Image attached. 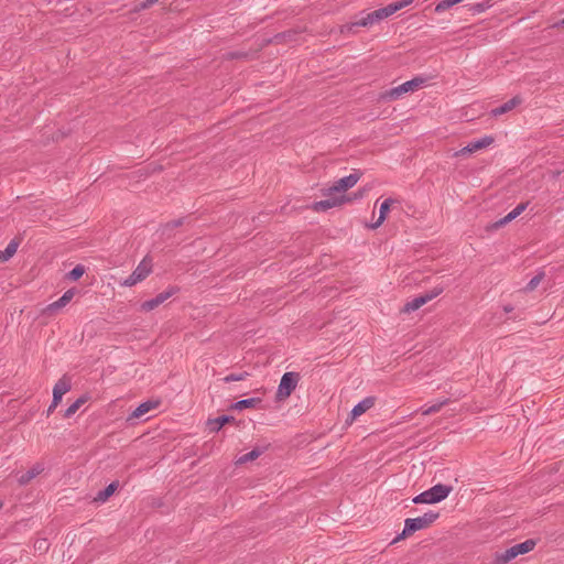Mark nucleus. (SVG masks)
<instances>
[{
	"label": "nucleus",
	"instance_id": "obj_1",
	"mask_svg": "<svg viewBox=\"0 0 564 564\" xmlns=\"http://www.w3.org/2000/svg\"><path fill=\"white\" fill-rule=\"evenodd\" d=\"M440 517L438 512L429 511L423 516L417 518H409L404 521V528L401 534H399L392 543H397L401 539L408 538L412 535L414 532L419 530H423L429 528L434 521H436Z\"/></svg>",
	"mask_w": 564,
	"mask_h": 564
},
{
	"label": "nucleus",
	"instance_id": "obj_2",
	"mask_svg": "<svg viewBox=\"0 0 564 564\" xmlns=\"http://www.w3.org/2000/svg\"><path fill=\"white\" fill-rule=\"evenodd\" d=\"M361 175L362 173L360 171H355L354 173L335 181L333 185L322 189L323 195L332 196L334 193H341L348 191L349 188L354 187L357 184Z\"/></svg>",
	"mask_w": 564,
	"mask_h": 564
},
{
	"label": "nucleus",
	"instance_id": "obj_3",
	"mask_svg": "<svg viewBox=\"0 0 564 564\" xmlns=\"http://www.w3.org/2000/svg\"><path fill=\"white\" fill-rule=\"evenodd\" d=\"M301 377L299 372H285L279 383L276 391V400L283 401L288 399L295 390Z\"/></svg>",
	"mask_w": 564,
	"mask_h": 564
},
{
	"label": "nucleus",
	"instance_id": "obj_4",
	"mask_svg": "<svg viewBox=\"0 0 564 564\" xmlns=\"http://www.w3.org/2000/svg\"><path fill=\"white\" fill-rule=\"evenodd\" d=\"M424 82H425L424 78L415 77L411 80H408V82L386 91L383 97L388 98L390 100H395L403 94L419 89L424 84Z\"/></svg>",
	"mask_w": 564,
	"mask_h": 564
},
{
	"label": "nucleus",
	"instance_id": "obj_5",
	"mask_svg": "<svg viewBox=\"0 0 564 564\" xmlns=\"http://www.w3.org/2000/svg\"><path fill=\"white\" fill-rule=\"evenodd\" d=\"M380 21L381 20L379 19V17L375 10L372 12L367 13L365 17H362L354 22L341 25L340 33L341 34L355 33L356 32L355 29L358 26L368 28V26H371Z\"/></svg>",
	"mask_w": 564,
	"mask_h": 564
},
{
	"label": "nucleus",
	"instance_id": "obj_6",
	"mask_svg": "<svg viewBox=\"0 0 564 564\" xmlns=\"http://www.w3.org/2000/svg\"><path fill=\"white\" fill-rule=\"evenodd\" d=\"M443 291H444L443 288H434L431 292H427V293L420 295V296L413 299L412 301L408 302L403 306L401 312H403V313L414 312V311L419 310L420 307H422L427 302H430L431 300H433L434 297L438 296Z\"/></svg>",
	"mask_w": 564,
	"mask_h": 564
},
{
	"label": "nucleus",
	"instance_id": "obj_7",
	"mask_svg": "<svg viewBox=\"0 0 564 564\" xmlns=\"http://www.w3.org/2000/svg\"><path fill=\"white\" fill-rule=\"evenodd\" d=\"M152 271V265L150 261L145 259L142 260L138 267L133 270V272L124 280L122 283L126 286H132L137 283L143 281Z\"/></svg>",
	"mask_w": 564,
	"mask_h": 564
},
{
	"label": "nucleus",
	"instance_id": "obj_8",
	"mask_svg": "<svg viewBox=\"0 0 564 564\" xmlns=\"http://www.w3.org/2000/svg\"><path fill=\"white\" fill-rule=\"evenodd\" d=\"M180 288L175 285L169 286L164 292L159 293L155 297L144 301L141 304V310L144 312H150L160 306L161 304H163L166 300L176 294Z\"/></svg>",
	"mask_w": 564,
	"mask_h": 564
},
{
	"label": "nucleus",
	"instance_id": "obj_9",
	"mask_svg": "<svg viewBox=\"0 0 564 564\" xmlns=\"http://www.w3.org/2000/svg\"><path fill=\"white\" fill-rule=\"evenodd\" d=\"M452 490L453 488L451 486L437 484L424 492L427 498V503H437L446 499Z\"/></svg>",
	"mask_w": 564,
	"mask_h": 564
},
{
	"label": "nucleus",
	"instance_id": "obj_10",
	"mask_svg": "<svg viewBox=\"0 0 564 564\" xmlns=\"http://www.w3.org/2000/svg\"><path fill=\"white\" fill-rule=\"evenodd\" d=\"M72 388L70 380L66 376H63L53 388V406H57L62 401V398Z\"/></svg>",
	"mask_w": 564,
	"mask_h": 564
},
{
	"label": "nucleus",
	"instance_id": "obj_11",
	"mask_svg": "<svg viewBox=\"0 0 564 564\" xmlns=\"http://www.w3.org/2000/svg\"><path fill=\"white\" fill-rule=\"evenodd\" d=\"M413 0H399L392 3H389L388 6L377 9L376 12L379 17V19L382 21L392 14H394L397 11L405 8L406 6L411 4Z\"/></svg>",
	"mask_w": 564,
	"mask_h": 564
},
{
	"label": "nucleus",
	"instance_id": "obj_12",
	"mask_svg": "<svg viewBox=\"0 0 564 564\" xmlns=\"http://www.w3.org/2000/svg\"><path fill=\"white\" fill-rule=\"evenodd\" d=\"M349 200L345 196L341 197H330L327 199H323L319 202H315L313 204V210L315 212H326L327 209H330L333 207L341 205L344 202Z\"/></svg>",
	"mask_w": 564,
	"mask_h": 564
},
{
	"label": "nucleus",
	"instance_id": "obj_13",
	"mask_svg": "<svg viewBox=\"0 0 564 564\" xmlns=\"http://www.w3.org/2000/svg\"><path fill=\"white\" fill-rule=\"evenodd\" d=\"M522 102V98L520 96H514L510 100L506 101L503 105L496 107L491 110V116L498 117L503 113H507L514 109Z\"/></svg>",
	"mask_w": 564,
	"mask_h": 564
},
{
	"label": "nucleus",
	"instance_id": "obj_14",
	"mask_svg": "<svg viewBox=\"0 0 564 564\" xmlns=\"http://www.w3.org/2000/svg\"><path fill=\"white\" fill-rule=\"evenodd\" d=\"M75 294H76L75 289L67 290L57 301L47 305L46 311L54 312V311H57V310L66 306L72 301V299L74 297Z\"/></svg>",
	"mask_w": 564,
	"mask_h": 564
},
{
	"label": "nucleus",
	"instance_id": "obj_15",
	"mask_svg": "<svg viewBox=\"0 0 564 564\" xmlns=\"http://www.w3.org/2000/svg\"><path fill=\"white\" fill-rule=\"evenodd\" d=\"M376 398L373 397H367L364 400H361L358 404L354 406L351 410V417L356 419L359 415L364 414L366 411L371 409L375 405Z\"/></svg>",
	"mask_w": 564,
	"mask_h": 564
},
{
	"label": "nucleus",
	"instance_id": "obj_16",
	"mask_svg": "<svg viewBox=\"0 0 564 564\" xmlns=\"http://www.w3.org/2000/svg\"><path fill=\"white\" fill-rule=\"evenodd\" d=\"M398 200L397 199H393V198H387L384 199L382 203H381V206H380V210H379V217L377 219V221L375 224H372L370 227L372 229H376L378 228L379 226H381V224L386 220L387 218V215L391 208V206L397 203Z\"/></svg>",
	"mask_w": 564,
	"mask_h": 564
},
{
	"label": "nucleus",
	"instance_id": "obj_17",
	"mask_svg": "<svg viewBox=\"0 0 564 564\" xmlns=\"http://www.w3.org/2000/svg\"><path fill=\"white\" fill-rule=\"evenodd\" d=\"M44 471V465L41 463H36L32 468H30L26 473L22 474L19 477V484L20 485H26L32 479H34L36 476L42 474Z\"/></svg>",
	"mask_w": 564,
	"mask_h": 564
},
{
	"label": "nucleus",
	"instance_id": "obj_18",
	"mask_svg": "<svg viewBox=\"0 0 564 564\" xmlns=\"http://www.w3.org/2000/svg\"><path fill=\"white\" fill-rule=\"evenodd\" d=\"M528 203H520L514 209H512L508 215L503 218L495 223V228H500L501 226L508 224L509 221L516 219L522 212L525 210Z\"/></svg>",
	"mask_w": 564,
	"mask_h": 564
},
{
	"label": "nucleus",
	"instance_id": "obj_19",
	"mask_svg": "<svg viewBox=\"0 0 564 564\" xmlns=\"http://www.w3.org/2000/svg\"><path fill=\"white\" fill-rule=\"evenodd\" d=\"M235 417L231 415H220L207 421V426L210 432H218L225 424L234 422Z\"/></svg>",
	"mask_w": 564,
	"mask_h": 564
},
{
	"label": "nucleus",
	"instance_id": "obj_20",
	"mask_svg": "<svg viewBox=\"0 0 564 564\" xmlns=\"http://www.w3.org/2000/svg\"><path fill=\"white\" fill-rule=\"evenodd\" d=\"M159 404H160L159 401L143 402L139 406H137V409L130 415V419H139V417L143 416L144 414H147L149 411L158 408Z\"/></svg>",
	"mask_w": 564,
	"mask_h": 564
},
{
	"label": "nucleus",
	"instance_id": "obj_21",
	"mask_svg": "<svg viewBox=\"0 0 564 564\" xmlns=\"http://www.w3.org/2000/svg\"><path fill=\"white\" fill-rule=\"evenodd\" d=\"M19 245H20L19 239H17V238L12 239L8 243L7 248L3 251H0V263L7 262L9 259H11L15 254V252L19 248Z\"/></svg>",
	"mask_w": 564,
	"mask_h": 564
},
{
	"label": "nucleus",
	"instance_id": "obj_22",
	"mask_svg": "<svg viewBox=\"0 0 564 564\" xmlns=\"http://www.w3.org/2000/svg\"><path fill=\"white\" fill-rule=\"evenodd\" d=\"M516 552L513 547H509L503 552H497L494 557V564H508L510 561L516 558Z\"/></svg>",
	"mask_w": 564,
	"mask_h": 564
},
{
	"label": "nucleus",
	"instance_id": "obj_23",
	"mask_svg": "<svg viewBox=\"0 0 564 564\" xmlns=\"http://www.w3.org/2000/svg\"><path fill=\"white\" fill-rule=\"evenodd\" d=\"M494 141H495L494 137L485 135L479 140L469 142L468 143L469 148L467 149V151H473V153L477 152L478 150L489 147L490 144L494 143Z\"/></svg>",
	"mask_w": 564,
	"mask_h": 564
},
{
	"label": "nucleus",
	"instance_id": "obj_24",
	"mask_svg": "<svg viewBox=\"0 0 564 564\" xmlns=\"http://www.w3.org/2000/svg\"><path fill=\"white\" fill-rule=\"evenodd\" d=\"M259 403H261L260 398H250L235 402L234 404L230 405V409L241 411L243 409L254 408Z\"/></svg>",
	"mask_w": 564,
	"mask_h": 564
},
{
	"label": "nucleus",
	"instance_id": "obj_25",
	"mask_svg": "<svg viewBox=\"0 0 564 564\" xmlns=\"http://www.w3.org/2000/svg\"><path fill=\"white\" fill-rule=\"evenodd\" d=\"M119 484L118 481H112L109 484L104 490H100L97 496L95 497V501L97 502H105L108 500L110 496L113 495V492L117 490Z\"/></svg>",
	"mask_w": 564,
	"mask_h": 564
},
{
	"label": "nucleus",
	"instance_id": "obj_26",
	"mask_svg": "<svg viewBox=\"0 0 564 564\" xmlns=\"http://www.w3.org/2000/svg\"><path fill=\"white\" fill-rule=\"evenodd\" d=\"M535 545H536L535 540L528 539L522 543L513 545L512 547L516 552V555L518 556V555H522V554H527V553L531 552L535 547Z\"/></svg>",
	"mask_w": 564,
	"mask_h": 564
},
{
	"label": "nucleus",
	"instance_id": "obj_27",
	"mask_svg": "<svg viewBox=\"0 0 564 564\" xmlns=\"http://www.w3.org/2000/svg\"><path fill=\"white\" fill-rule=\"evenodd\" d=\"M448 402H449V399H444L431 406H423V408H421V413H422V415H425V416L437 413L438 411L442 410V408L444 405L448 404Z\"/></svg>",
	"mask_w": 564,
	"mask_h": 564
},
{
	"label": "nucleus",
	"instance_id": "obj_28",
	"mask_svg": "<svg viewBox=\"0 0 564 564\" xmlns=\"http://www.w3.org/2000/svg\"><path fill=\"white\" fill-rule=\"evenodd\" d=\"M86 401L87 399L85 397L78 398L65 410L64 417H70L72 415H74Z\"/></svg>",
	"mask_w": 564,
	"mask_h": 564
},
{
	"label": "nucleus",
	"instance_id": "obj_29",
	"mask_svg": "<svg viewBox=\"0 0 564 564\" xmlns=\"http://www.w3.org/2000/svg\"><path fill=\"white\" fill-rule=\"evenodd\" d=\"M491 7H492V3L490 2V0H486L482 2L470 4L469 11H471L473 14H478V13L485 12L486 10H488Z\"/></svg>",
	"mask_w": 564,
	"mask_h": 564
},
{
	"label": "nucleus",
	"instance_id": "obj_30",
	"mask_svg": "<svg viewBox=\"0 0 564 564\" xmlns=\"http://www.w3.org/2000/svg\"><path fill=\"white\" fill-rule=\"evenodd\" d=\"M85 273V267L83 264H77L74 269H72L67 274V279L70 281H77Z\"/></svg>",
	"mask_w": 564,
	"mask_h": 564
},
{
	"label": "nucleus",
	"instance_id": "obj_31",
	"mask_svg": "<svg viewBox=\"0 0 564 564\" xmlns=\"http://www.w3.org/2000/svg\"><path fill=\"white\" fill-rule=\"evenodd\" d=\"M262 454V451L259 449V448H253L251 452L242 455L239 457L238 459V463L239 464H245V463H248V462H251V460H254L256 458H258L260 455Z\"/></svg>",
	"mask_w": 564,
	"mask_h": 564
},
{
	"label": "nucleus",
	"instance_id": "obj_32",
	"mask_svg": "<svg viewBox=\"0 0 564 564\" xmlns=\"http://www.w3.org/2000/svg\"><path fill=\"white\" fill-rule=\"evenodd\" d=\"M462 1L463 0H442L436 4L435 11L443 12V11L449 9L451 7H453L454 4H457Z\"/></svg>",
	"mask_w": 564,
	"mask_h": 564
},
{
	"label": "nucleus",
	"instance_id": "obj_33",
	"mask_svg": "<svg viewBox=\"0 0 564 564\" xmlns=\"http://www.w3.org/2000/svg\"><path fill=\"white\" fill-rule=\"evenodd\" d=\"M544 279V272H540L538 273L536 275H534L530 281L529 283L527 284L525 286V291H533L540 283L541 281Z\"/></svg>",
	"mask_w": 564,
	"mask_h": 564
},
{
	"label": "nucleus",
	"instance_id": "obj_34",
	"mask_svg": "<svg viewBox=\"0 0 564 564\" xmlns=\"http://www.w3.org/2000/svg\"><path fill=\"white\" fill-rule=\"evenodd\" d=\"M249 377V373L247 371L240 372V373H230L226 376L223 380L225 382H232V381H241Z\"/></svg>",
	"mask_w": 564,
	"mask_h": 564
},
{
	"label": "nucleus",
	"instance_id": "obj_35",
	"mask_svg": "<svg viewBox=\"0 0 564 564\" xmlns=\"http://www.w3.org/2000/svg\"><path fill=\"white\" fill-rule=\"evenodd\" d=\"M225 56L227 59H240V58H247L248 54L246 52L235 51V52L227 53Z\"/></svg>",
	"mask_w": 564,
	"mask_h": 564
},
{
	"label": "nucleus",
	"instance_id": "obj_36",
	"mask_svg": "<svg viewBox=\"0 0 564 564\" xmlns=\"http://www.w3.org/2000/svg\"><path fill=\"white\" fill-rule=\"evenodd\" d=\"M413 502L414 503H427V498H426L425 492L423 491L420 495L415 496L413 498Z\"/></svg>",
	"mask_w": 564,
	"mask_h": 564
},
{
	"label": "nucleus",
	"instance_id": "obj_37",
	"mask_svg": "<svg viewBox=\"0 0 564 564\" xmlns=\"http://www.w3.org/2000/svg\"><path fill=\"white\" fill-rule=\"evenodd\" d=\"M469 148V144H467L466 147H464L463 149L456 151L454 153V156L457 158V156H460V155H466V154H471L473 151H467V149Z\"/></svg>",
	"mask_w": 564,
	"mask_h": 564
},
{
	"label": "nucleus",
	"instance_id": "obj_38",
	"mask_svg": "<svg viewBox=\"0 0 564 564\" xmlns=\"http://www.w3.org/2000/svg\"><path fill=\"white\" fill-rule=\"evenodd\" d=\"M35 547H36L37 550H40V551H41V550L46 551V550H47V547H48L47 541H46V540L39 541V542L35 544Z\"/></svg>",
	"mask_w": 564,
	"mask_h": 564
},
{
	"label": "nucleus",
	"instance_id": "obj_39",
	"mask_svg": "<svg viewBox=\"0 0 564 564\" xmlns=\"http://www.w3.org/2000/svg\"><path fill=\"white\" fill-rule=\"evenodd\" d=\"M158 1H159V0H145V1L141 4V8H142V9H145V8H148L149 6H151V4H153V3L158 2Z\"/></svg>",
	"mask_w": 564,
	"mask_h": 564
},
{
	"label": "nucleus",
	"instance_id": "obj_40",
	"mask_svg": "<svg viewBox=\"0 0 564 564\" xmlns=\"http://www.w3.org/2000/svg\"><path fill=\"white\" fill-rule=\"evenodd\" d=\"M170 225L173 227H178V226L183 225V219L174 220V221L170 223L169 226Z\"/></svg>",
	"mask_w": 564,
	"mask_h": 564
},
{
	"label": "nucleus",
	"instance_id": "obj_41",
	"mask_svg": "<svg viewBox=\"0 0 564 564\" xmlns=\"http://www.w3.org/2000/svg\"><path fill=\"white\" fill-rule=\"evenodd\" d=\"M55 409H56V406H53V402H52L47 409V415H50Z\"/></svg>",
	"mask_w": 564,
	"mask_h": 564
},
{
	"label": "nucleus",
	"instance_id": "obj_42",
	"mask_svg": "<svg viewBox=\"0 0 564 564\" xmlns=\"http://www.w3.org/2000/svg\"><path fill=\"white\" fill-rule=\"evenodd\" d=\"M503 310H505L506 313H510V312H512L513 307L510 306V305H507V306L503 307Z\"/></svg>",
	"mask_w": 564,
	"mask_h": 564
},
{
	"label": "nucleus",
	"instance_id": "obj_43",
	"mask_svg": "<svg viewBox=\"0 0 564 564\" xmlns=\"http://www.w3.org/2000/svg\"><path fill=\"white\" fill-rule=\"evenodd\" d=\"M561 25H563V26H564V19L561 21Z\"/></svg>",
	"mask_w": 564,
	"mask_h": 564
},
{
	"label": "nucleus",
	"instance_id": "obj_44",
	"mask_svg": "<svg viewBox=\"0 0 564 564\" xmlns=\"http://www.w3.org/2000/svg\"><path fill=\"white\" fill-rule=\"evenodd\" d=\"M3 503L0 501V509L2 508Z\"/></svg>",
	"mask_w": 564,
	"mask_h": 564
}]
</instances>
